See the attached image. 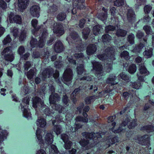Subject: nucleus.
Masks as SVG:
<instances>
[{"mask_svg": "<svg viewBox=\"0 0 154 154\" xmlns=\"http://www.w3.org/2000/svg\"><path fill=\"white\" fill-rule=\"evenodd\" d=\"M140 130L146 131L149 133L152 132L154 131V126L152 124L145 125L141 128Z\"/></svg>", "mask_w": 154, "mask_h": 154, "instance_id": "21", "label": "nucleus"}, {"mask_svg": "<svg viewBox=\"0 0 154 154\" xmlns=\"http://www.w3.org/2000/svg\"><path fill=\"white\" fill-rule=\"evenodd\" d=\"M40 8L37 5H34L31 7L30 12L31 15L34 17L38 18L40 16Z\"/></svg>", "mask_w": 154, "mask_h": 154, "instance_id": "13", "label": "nucleus"}, {"mask_svg": "<svg viewBox=\"0 0 154 154\" xmlns=\"http://www.w3.org/2000/svg\"><path fill=\"white\" fill-rule=\"evenodd\" d=\"M55 67L56 68L60 69L63 67V64L61 60H57L54 63Z\"/></svg>", "mask_w": 154, "mask_h": 154, "instance_id": "52", "label": "nucleus"}, {"mask_svg": "<svg viewBox=\"0 0 154 154\" xmlns=\"http://www.w3.org/2000/svg\"><path fill=\"white\" fill-rule=\"evenodd\" d=\"M38 23V21L35 19H33L31 21V24L32 26L34 28V29L32 30L33 33H35L39 30L40 29L39 27H37V25Z\"/></svg>", "mask_w": 154, "mask_h": 154, "instance_id": "26", "label": "nucleus"}, {"mask_svg": "<svg viewBox=\"0 0 154 154\" xmlns=\"http://www.w3.org/2000/svg\"><path fill=\"white\" fill-rule=\"evenodd\" d=\"M106 54L103 53L97 55V57L100 60H115V49L113 47H108L105 49Z\"/></svg>", "mask_w": 154, "mask_h": 154, "instance_id": "1", "label": "nucleus"}, {"mask_svg": "<svg viewBox=\"0 0 154 154\" xmlns=\"http://www.w3.org/2000/svg\"><path fill=\"white\" fill-rule=\"evenodd\" d=\"M115 29L116 27L115 26L111 25L106 26L105 27V31L107 33H109L110 31H113Z\"/></svg>", "mask_w": 154, "mask_h": 154, "instance_id": "48", "label": "nucleus"}, {"mask_svg": "<svg viewBox=\"0 0 154 154\" xmlns=\"http://www.w3.org/2000/svg\"><path fill=\"white\" fill-rule=\"evenodd\" d=\"M38 42L36 38H33L32 36V37L30 41V44L32 48H34L37 46V43Z\"/></svg>", "mask_w": 154, "mask_h": 154, "instance_id": "42", "label": "nucleus"}, {"mask_svg": "<svg viewBox=\"0 0 154 154\" xmlns=\"http://www.w3.org/2000/svg\"><path fill=\"white\" fill-rule=\"evenodd\" d=\"M134 140L142 146H146L149 147L150 145V137L147 134L142 136L138 134L135 136Z\"/></svg>", "mask_w": 154, "mask_h": 154, "instance_id": "5", "label": "nucleus"}, {"mask_svg": "<svg viewBox=\"0 0 154 154\" xmlns=\"http://www.w3.org/2000/svg\"><path fill=\"white\" fill-rule=\"evenodd\" d=\"M23 91L26 94H29L30 92V88L28 85H24Z\"/></svg>", "mask_w": 154, "mask_h": 154, "instance_id": "64", "label": "nucleus"}, {"mask_svg": "<svg viewBox=\"0 0 154 154\" xmlns=\"http://www.w3.org/2000/svg\"><path fill=\"white\" fill-rule=\"evenodd\" d=\"M64 143H65L64 147L66 149H71L72 144V143L71 141L69 140Z\"/></svg>", "mask_w": 154, "mask_h": 154, "instance_id": "62", "label": "nucleus"}, {"mask_svg": "<svg viewBox=\"0 0 154 154\" xmlns=\"http://www.w3.org/2000/svg\"><path fill=\"white\" fill-rule=\"evenodd\" d=\"M53 31L54 33L59 34L60 35H63L65 32L63 23H56L54 27Z\"/></svg>", "mask_w": 154, "mask_h": 154, "instance_id": "9", "label": "nucleus"}, {"mask_svg": "<svg viewBox=\"0 0 154 154\" xmlns=\"http://www.w3.org/2000/svg\"><path fill=\"white\" fill-rule=\"evenodd\" d=\"M59 97L57 93L51 94L49 98V101L50 104H55L56 100Z\"/></svg>", "mask_w": 154, "mask_h": 154, "instance_id": "23", "label": "nucleus"}, {"mask_svg": "<svg viewBox=\"0 0 154 154\" xmlns=\"http://www.w3.org/2000/svg\"><path fill=\"white\" fill-rule=\"evenodd\" d=\"M29 0H18V6L20 10L25 9L28 6Z\"/></svg>", "mask_w": 154, "mask_h": 154, "instance_id": "16", "label": "nucleus"}, {"mask_svg": "<svg viewBox=\"0 0 154 154\" xmlns=\"http://www.w3.org/2000/svg\"><path fill=\"white\" fill-rule=\"evenodd\" d=\"M124 3V0H116L114 2V5L117 7H119L123 5Z\"/></svg>", "mask_w": 154, "mask_h": 154, "instance_id": "57", "label": "nucleus"}, {"mask_svg": "<svg viewBox=\"0 0 154 154\" xmlns=\"http://www.w3.org/2000/svg\"><path fill=\"white\" fill-rule=\"evenodd\" d=\"M152 9V7L149 5H146L144 7V11L145 14H149Z\"/></svg>", "mask_w": 154, "mask_h": 154, "instance_id": "59", "label": "nucleus"}, {"mask_svg": "<svg viewBox=\"0 0 154 154\" xmlns=\"http://www.w3.org/2000/svg\"><path fill=\"white\" fill-rule=\"evenodd\" d=\"M144 47V44L140 42L138 45H136L133 49V51L135 53H139Z\"/></svg>", "mask_w": 154, "mask_h": 154, "instance_id": "28", "label": "nucleus"}, {"mask_svg": "<svg viewBox=\"0 0 154 154\" xmlns=\"http://www.w3.org/2000/svg\"><path fill=\"white\" fill-rule=\"evenodd\" d=\"M90 30L89 28H85L82 32L83 38L86 40L88 38V35L90 33Z\"/></svg>", "mask_w": 154, "mask_h": 154, "instance_id": "30", "label": "nucleus"}, {"mask_svg": "<svg viewBox=\"0 0 154 154\" xmlns=\"http://www.w3.org/2000/svg\"><path fill=\"white\" fill-rule=\"evenodd\" d=\"M95 99L94 96H88L86 97L85 99V101L86 104H90L91 103L92 101H93Z\"/></svg>", "mask_w": 154, "mask_h": 154, "instance_id": "40", "label": "nucleus"}, {"mask_svg": "<svg viewBox=\"0 0 154 154\" xmlns=\"http://www.w3.org/2000/svg\"><path fill=\"white\" fill-rule=\"evenodd\" d=\"M119 77L123 80L126 82H129L130 80L129 75L125 72H122L119 75Z\"/></svg>", "mask_w": 154, "mask_h": 154, "instance_id": "36", "label": "nucleus"}, {"mask_svg": "<svg viewBox=\"0 0 154 154\" xmlns=\"http://www.w3.org/2000/svg\"><path fill=\"white\" fill-rule=\"evenodd\" d=\"M139 71L140 73L142 75L146 74L148 72L146 68L144 65L139 66Z\"/></svg>", "mask_w": 154, "mask_h": 154, "instance_id": "43", "label": "nucleus"}, {"mask_svg": "<svg viewBox=\"0 0 154 154\" xmlns=\"http://www.w3.org/2000/svg\"><path fill=\"white\" fill-rule=\"evenodd\" d=\"M25 52V49L24 46H20L18 49L17 52L19 54L20 56L23 55V54Z\"/></svg>", "mask_w": 154, "mask_h": 154, "instance_id": "58", "label": "nucleus"}, {"mask_svg": "<svg viewBox=\"0 0 154 154\" xmlns=\"http://www.w3.org/2000/svg\"><path fill=\"white\" fill-rule=\"evenodd\" d=\"M137 70L136 65L134 64H131L128 67V72L131 74H134L135 72Z\"/></svg>", "mask_w": 154, "mask_h": 154, "instance_id": "34", "label": "nucleus"}, {"mask_svg": "<svg viewBox=\"0 0 154 154\" xmlns=\"http://www.w3.org/2000/svg\"><path fill=\"white\" fill-rule=\"evenodd\" d=\"M153 49L152 48L146 49L143 52V54L147 58H150L152 55Z\"/></svg>", "mask_w": 154, "mask_h": 154, "instance_id": "32", "label": "nucleus"}, {"mask_svg": "<svg viewBox=\"0 0 154 154\" xmlns=\"http://www.w3.org/2000/svg\"><path fill=\"white\" fill-rule=\"evenodd\" d=\"M84 70L83 64H80L76 67V70L78 75H81L83 73Z\"/></svg>", "mask_w": 154, "mask_h": 154, "instance_id": "37", "label": "nucleus"}, {"mask_svg": "<svg viewBox=\"0 0 154 154\" xmlns=\"http://www.w3.org/2000/svg\"><path fill=\"white\" fill-rule=\"evenodd\" d=\"M80 145L83 147H85L86 149H88L89 148L88 145L89 143V140H88L84 139H82L79 142Z\"/></svg>", "mask_w": 154, "mask_h": 154, "instance_id": "29", "label": "nucleus"}, {"mask_svg": "<svg viewBox=\"0 0 154 154\" xmlns=\"http://www.w3.org/2000/svg\"><path fill=\"white\" fill-rule=\"evenodd\" d=\"M106 140L108 143L109 146L114 144L119 141V137L117 136L110 135L106 137Z\"/></svg>", "mask_w": 154, "mask_h": 154, "instance_id": "15", "label": "nucleus"}, {"mask_svg": "<svg viewBox=\"0 0 154 154\" xmlns=\"http://www.w3.org/2000/svg\"><path fill=\"white\" fill-rule=\"evenodd\" d=\"M62 101L63 104L68 106L69 102L68 97L66 94L64 95L62 98Z\"/></svg>", "mask_w": 154, "mask_h": 154, "instance_id": "51", "label": "nucleus"}, {"mask_svg": "<svg viewBox=\"0 0 154 154\" xmlns=\"http://www.w3.org/2000/svg\"><path fill=\"white\" fill-rule=\"evenodd\" d=\"M143 29L146 34L148 35L151 34L152 32L151 27L148 25H146L144 26L143 27Z\"/></svg>", "mask_w": 154, "mask_h": 154, "instance_id": "44", "label": "nucleus"}, {"mask_svg": "<svg viewBox=\"0 0 154 154\" xmlns=\"http://www.w3.org/2000/svg\"><path fill=\"white\" fill-rule=\"evenodd\" d=\"M135 12L132 9H129L128 10L127 13V18L128 21L132 24L136 19Z\"/></svg>", "mask_w": 154, "mask_h": 154, "instance_id": "11", "label": "nucleus"}, {"mask_svg": "<svg viewBox=\"0 0 154 154\" xmlns=\"http://www.w3.org/2000/svg\"><path fill=\"white\" fill-rule=\"evenodd\" d=\"M137 125V120L136 119H134L132 120L129 125L128 127L130 129H134Z\"/></svg>", "mask_w": 154, "mask_h": 154, "instance_id": "38", "label": "nucleus"}, {"mask_svg": "<svg viewBox=\"0 0 154 154\" xmlns=\"http://www.w3.org/2000/svg\"><path fill=\"white\" fill-rule=\"evenodd\" d=\"M73 72L72 69L70 68H66L63 73V79L66 82L71 81L73 78Z\"/></svg>", "mask_w": 154, "mask_h": 154, "instance_id": "8", "label": "nucleus"}, {"mask_svg": "<svg viewBox=\"0 0 154 154\" xmlns=\"http://www.w3.org/2000/svg\"><path fill=\"white\" fill-rule=\"evenodd\" d=\"M11 41V39L9 35H8L3 41L4 45H6L7 44L10 43Z\"/></svg>", "mask_w": 154, "mask_h": 154, "instance_id": "54", "label": "nucleus"}, {"mask_svg": "<svg viewBox=\"0 0 154 154\" xmlns=\"http://www.w3.org/2000/svg\"><path fill=\"white\" fill-rule=\"evenodd\" d=\"M127 33L126 30L119 28L117 30L116 35L119 37H124L126 35Z\"/></svg>", "mask_w": 154, "mask_h": 154, "instance_id": "27", "label": "nucleus"}, {"mask_svg": "<svg viewBox=\"0 0 154 154\" xmlns=\"http://www.w3.org/2000/svg\"><path fill=\"white\" fill-rule=\"evenodd\" d=\"M87 112H83L82 115L84 117L80 116H77L75 119L76 121L77 122L87 123L88 122V115Z\"/></svg>", "mask_w": 154, "mask_h": 154, "instance_id": "18", "label": "nucleus"}, {"mask_svg": "<svg viewBox=\"0 0 154 154\" xmlns=\"http://www.w3.org/2000/svg\"><path fill=\"white\" fill-rule=\"evenodd\" d=\"M97 48L94 44H90L87 47L86 53L88 55H90L94 53L96 51Z\"/></svg>", "mask_w": 154, "mask_h": 154, "instance_id": "17", "label": "nucleus"}, {"mask_svg": "<svg viewBox=\"0 0 154 154\" xmlns=\"http://www.w3.org/2000/svg\"><path fill=\"white\" fill-rule=\"evenodd\" d=\"M93 64V69L95 71V74L96 76H100L102 73L103 67L98 62L95 61Z\"/></svg>", "mask_w": 154, "mask_h": 154, "instance_id": "10", "label": "nucleus"}, {"mask_svg": "<svg viewBox=\"0 0 154 154\" xmlns=\"http://www.w3.org/2000/svg\"><path fill=\"white\" fill-rule=\"evenodd\" d=\"M66 17V14L64 12H61L58 14L57 16V18L58 20L62 21L64 20Z\"/></svg>", "mask_w": 154, "mask_h": 154, "instance_id": "39", "label": "nucleus"}, {"mask_svg": "<svg viewBox=\"0 0 154 154\" xmlns=\"http://www.w3.org/2000/svg\"><path fill=\"white\" fill-rule=\"evenodd\" d=\"M26 32L24 30H23L20 32V35L19 37L20 41H23L26 38Z\"/></svg>", "mask_w": 154, "mask_h": 154, "instance_id": "47", "label": "nucleus"}, {"mask_svg": "<svg viewBox=\"0 0 154 154\" xmlns=\"http://www.w3.org/2000/svg\"><path fill=\"white\" fill-rule=\"evenodd\" d=\"M129 52L126 51H124L122 52L120 56L121 58H123L126 60H128L129 59Z\"/></svg>", "mask_w": 154, "mask_h": 154, "instance_id": "41", "label": "nucleus"}, {"mask_svg": "<svg viewBox=\"0 0 154 154\" xmlns=\"http://www.w3.org/2000/svg\"><path fill=\"white\" fill-rule=\"evenodd\" d=\"M101 38L104 44H107L110 42L112 37L109 34H106L102 36Z\"/></svg>", "mask_w": 154, "mask_h": 154, "instance_id": "24", "label": "nucleus"}, {"mask_svg": "<svg viewBox=\"0 0 154 154\" xmlns=\"http://www.w3.org/2000/svg\"><path fill=\"white\" fill-rule=\"evenodd\" d=\"M135 36L134 34L132 33L129 35L127 37V40L129 44L131 45L134 43Z\"/></svg>", "mask_w": 154, "mask_h": 154, "instance_id": "35", "label": "nucleus"}, {"mask_svg": "<svg viewBox=\"0 0 154 154\" xmlns=\"http://www.w3.org/2000/svg\"><path fill=\"white\" fill-rule=\"evenodd\" d=\"M32 106L34 108H37L38 106L42 107L44 105L43 101L38 97H35L32 98Z\"/></svg>", "mask_w": 154, "mask_h": 154, "instance_id": "12", "label": "nucleus"}, {"mask_svg": "<svg viewBox=\"0 0 154 154\" xmlns=\"http://www.w3.org/2000/svg\"><path fill=\"white\" fill-rule=\"evenodd\" d=\"M59 71L56 70L54 73V69L51 68H47L45 69L41 74V77L43 80H45L47 78H50L52 76L54 79H57L59 76Z\"/></svg>", "mask_w": 154, "mask_h": 154, "instance_id": "2", "label": "nucleus"}, {"mask_svg": "<svg viewBox=\"0 0 154 154\" xmlns=\"http://www.w3.org/2000/svg\"><path fill=\"white\" fill-rule=\"evenodd\" d=\"M57 120V121L58 123H60L63 121L62 119H61L60 116L57 115L55 117V119H51L52 123L53 125L54 126L53 128L54 131L57 135H59L60 134L61 132V127L60 125H55V123L56 122Z\"/></svg>", "mask_w": 154, "mask_h": 154, "instance_id": "6", "label": "nucleus"}, {"mask_svg": "<svg viewBox=\"0 0 154 154\" xmlns=\"http://www.w3.org/2000/svg\"><path fill=\"white\" fill-rule=\"evenodd\" d=\"M131 119V118L130 117L127 116L125 120L123 121L121 124V126H123V127L126 126L128 123L130 122Z\"/></svg>", "mask_w": 154, "mask_h": 154, "instance_id": "53", "label": "nucleus"}, {"mask_svg": "<svg viewBox=\"0 0 154 154\" xmlns=\"http://www.w3.org/2000/svg\"><path fill=\"white\" fill-rule=\"evenodd\" d=\"M1 54L6 61L12 62L14 59V54L11 46L4 48Z\"/></svg>", "mask_w": 154, "mask_h": 154, "instance_id": "3", "label": "nucleus"}, {"mask_svg": "<svg viewBox=\"0 0 154 154\" xmlns=\"http://www.w3.org/2000/svg\"><path fill=\"white\" fill-rule=\"evenodd\" d=\"M35 74V72L33 69H31L28 71L26 74V76L29 79L32 78Z\"/></svg>", "mask_w": 154, "mask_h": 154, "instance_id": "45", "label": "nucleus"}, {"mask_svg": "<svg viewBox=\"0 0 154 154\" xmlns=\"http://www.w3.org/2000/svg\"><path fill=\"white\" fill-rule=\"evenodd\" d=\"M54 51L57 53H60L63 51L64 46L60 40H57L56 42L54 45Z\"/></svg>", "mask_w": 154, "mask_h": 154, "instance_id": "14", "label": "nucleus"}, {"mask_svg": "<svg viewBox=\"0 0 154 154\" xmlns=\"http://www.w3.org/2000/svg\"><path fill=\"white\" fill-rule=\"evenodd\" d=\"M49 152L52 154H56L59 152V151L56 146L51 144L49 148Z\"/></svg>", "mask_w": 154, "mask_h": 154, "instance_id": "31", "label": "nucleus"}, {"mask_svg": "<svg viewBox=\"0 0 154 154\" xmlns=\"http://www.w3.org/2000/svg\"><path fill=\"white\" fill-rule=\"evenodd\" d=\"M141 85V82L139 81H137L132 84L133 88L136 89H139Z\"/></svg>", "mask_w": 154, "mask_h": 154, "instance_id": "50", "label": "nucleus"}, {"mask_svg": "<svg viewBox=\"0 0 154 154\" xmlns=\"http://www.w3.org/2000/svg\"><path fill=\"white\" fill-rule=\"evenodd\" d=\"M30 97L28 96L23 98L22 101L23 102L24 105L22 103L20 104L21 109L23 112V116L26 118H28L31 115L30 111L28 110V108L29 105V102L30 100Z\"/></svg>", "mask_w": 154, "mask_h": 154, "instance_id": "4", "label": "nucleus"}, {"mask_svg": "<svg viewBox=\"0 0 154 154\" xmlns=\"http://www.w3.org/2000/svg\"><path fill=\"white\" fill-rule=\"evenodd\" d=\"M101 26L99 25H97L94 26L93 29V32L94 35H96L100 34L101 32L100 29Z\"/></svg>", "mask_w": 154, "mask_h": 154, "instance_id": "33", "label": "nucleus"}, {"mask_svg": "<svg viewBox=\"0 0 154 154\" xmlns=\"http://www.w3.org/2000/svg\"><path fill=\"white\" fill-rule=\"evenodd\" d=\"M116 79V77L115 75H111L107 79L106 82L108 84H110L111 85H114L117 84V83L115 82V80Z\"/></svg>", "mask_w": 154, "mask_h": 154, "instance_id": "22", "label": "nucleus"}, {"mask_svg": "<svg viewBox=\"0 0 154 154\" xmlns=\"http://www.w3.org/2000/svg\"><path fill=\"white\" fill-rule=\"evenodd\" d=\"M44 112L47 116L53 117L52 115L54 113L51 112L50 109L49 108H46L44 109Z\"/></svg>", "mask_w": 154, "mask_h": 154, "instance_id": "61", "label": "nucleus"}, {"mask_svg": "<svg viewBox=\"0 0 154 154\" xmlns=\"http://www.w3.org/2000/svg\"><path fill=\"white\" fill-rule=\"evenodd\" d=\"M46 41L40 38L39 39L38 41L37 47L42 48L44 46Z\"/></svg>", "mask_w": 154, "mask_h": 154, "instance_id": "49", "label": "nucleus"}, {"mask_svg": "<svg viewBox=\"0 0 154 154\" xmlns=\"http://www.w3.org/2000/svg\"><path fill=\"white\" fill-rule=\"evenodd\" d=\"M7 8V4L3 0H0V8L3 10L6 9Z\"/></svg>", "mask_w": 154, "mask_h": 154, "instance_id": "63", "label": "nucleus"}, {"mask_svg": "<svg viewBox=\"0 0 154 154\" xmlns=\"http://www.w3.org/2000/svg\"><path fill=\"white\" fill-rule=\"evenodd\" d=\"M36 124L38 126L44 128L46 125V120L43 118L38 119L36 121Z\"/></svg>", "mask_w": 154, "mask_h": 154, "instance_id": "25", "label": "nucleus"}, {"mask_svg": "<svg viewBox=\"0 0 154 154\" xmlns=\"http://www.w3.org/2000/svg\"><path fill=\"white\" fill-rule=\"evenodd\" d=\"M31 66V63L29 61H28L26 62L24 64V67L25 70L28 71L29 69L30 68Z\"/></svg>", "mask_w": 154, "mask_h": 154, "instance_id": "60", "label": "nucleus"}, {"mask_svg": "<svg viewBox=\"0 0 154 154\" xmlns=\"http://www.w3.org/2000/svg\"><path fill=\"white\" fill-rule=\"evenodd\" d=\"M98 18L102 21H103L106 20L107 17V14L104 12L100 13L98 16Z\"/></svg>", "mask_w": 154, "mask_h": 154, "instance_id": "46", "label": "nucleus"}, {"mask_svg": "<svg viewBox=\"0 0 154 154\" xmlns=\"http://www.w3.org/2000/svg\"><path fill=\"white\" fill-rule=\"evenodd\" d=\"M54 136L51 133H47L45 137V142L46 144L50 145L53 141Z\"/></svg>", "mask_w": 154, "mask_h": 154, "instance_id": "19", "label": "nucleus"}, {"mask_svg": "<svg viewBox=\"0 0 154 154\" xmlns=\"http://www.w3.org/2000/svg\"><path fill=\"white\" fill-rule=\"evenodd\" d=\"M82 135L87 140V139H89L93 140L96 138L94 132H89L85 131L83 132Z\"/></svg>", "mask_w": 154, "mask_h": 154, "instance_id": "20", "label": "nucleus"}, {"mask_svg": "<svg viewBox=\"0 0 154 154\" xmlns=\"http://www.w3.org/2000/svg\"><path fill=\"white\" fill-rule=\"evenodd\" d=\"M8 18L11 23L21 24L22 23L21 16L18 14L15 15L12 12H11L10 13L8 16Z\"/></svg>", "mask_w": 154, "mask_h": 154, "instance_id": "7", "label": "nucleus"}, {"mask_svg": "<svg viewBox=\"0 0 154 154\" xmlns=\"http://www.w3.org/2000/svg\"><path fill=\"white\" fill-rule=\"evenodd\" d=\"M131 95V93L128 91L124 92L122 94L123 98L125 100H127Z\"/></svg>", "mask_w": 154, "mask_h": 154, "instance_id": "56", "label": "nucleus"}, {"mask_svg": "<svg viewBox=\"0 0 154 154\" xmlns=\"http://www.w3.org/2000/svg\"><path fill=\"white\" fill-rule=\"evenodd\" d=\"M55 107L56 110L59 113H62L64 111V107L59 104H56Z\"/></svg>", "mask_w": 154, "mask_h": 154, "instance_id": "55", "label": "nucleus"}]
</instances>
